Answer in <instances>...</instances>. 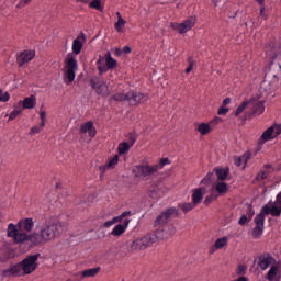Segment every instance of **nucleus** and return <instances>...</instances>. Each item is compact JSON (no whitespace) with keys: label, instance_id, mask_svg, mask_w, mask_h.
Listing matches in <instances>:
<instances>
[{"label":"nucleus","instance_id":"1","mask_svg":"<svg viewBox=\"0 0 281 281\" xmlns=\"http://www.w3.org/2000/svg\"><path fill=\"white\" fill-rule=\"evenodd\" d=\"M63 227L65 223L61 222H46L40 229V232H33L30 234L19 233L14 224H9L7 236L13 238L15 245H30L31 247H41L46 243L56 240L60 234H63Z\"/></svg>","mask_w":281,"mask_h":281},{"label":"nucleus","instance_id":"2","mask_svg":"<svg viewBox=\"0 0 281 281\" xmlns=\"http://www.w3.org/2000/svg\"><path fill=\"white\" fill-rule=\"evenodd\" d=\"M83 44L79 38L72 41V53H69L64 60V76L66 78V85H71L76 80V71H78V60L75 56H78L82 52Z\"/></svg>","mask_w":281,"mask_h":281},{"label":"nucleus","instance_id":"3","mask_svg":"<svg viewBox=\"0 0 281 281\" xmlns=\"http://www.w3.org/2000/svg\"><path fill=\"white\" fill-rule=\"evenodd\" d=\"M133 144H135V139H133L131 144L127 142L120 143L117 154L111 160H109V162L99 167L100 177H104L106 170H114L115 166L120 164V155H126V153L131 150V146H133Z\"/></svg>","mask_w":281,"mask_h":281},{"label":"nucleus","instance_id":"4","mask_svg":"<svg viewBox=\"0 0 281 281\" xmlns=\"http://www.w3.org/2000/svg\"><path fill=\"white\" fill-rule=\"evenodd\" d=\"M271 78L277 80V82H281V46L277 47L276 57L270 63L266 72L265 85H270Z\"/></svg>","mask_w":281,"mask_h":281},{"label":"nucleus","instance_id":"5","mask_svg":"<svg viewBox=\"0 0 281 281\" xmlns=\"http://www.w3.org/2000/svg\"><path fill=\"white\" fill-rule=\"evenodd\" d=\"M134 177L139 179H153V177H157L159 175V166L158 165H138L133 170Z\"/></svg>","mask_w":281,"mask_h":281},{"label":"nucleus","instance_id":"6","mask_svg":"<svg viewBox=\"0 0 281 281\" xmlns=\"http://www.w3.org/2000/svg\"><path fill=\"white\" fill-rule=\"evenodd\" d=\"M196 15H191L188 19H186L183 22H171L170 27L173 29L177 34H180V36H183L188 34L189 32H192L194 30V26L196 25Z\"/></svg>","mask_w":281,"mask_h":281},{"label":"nucleus","instance_id":"7","mask_svg":"<svg viewBox=\"0 0 281 281\" xmlns=\"http://www.w3.org/2000/svg\"><path fill=\"white\" fill-rule=\"evenodd\" d=\"M38 258H41V254L26 256L21 262L18 263L20 267V271H23L24 276H30V273H34L38 268Z\"/></svg>","mask_w":281,"mask_h":281},{"label":"nucleus","instance_id":"8","mask_svg":"<svg viewBox=\"0 0 281 281\" xmlns=\"http://www.w3.org/2000/svg\"><path fill=\"white\" fill-rule=\"evenodd\" d=\"M271 214L269 206H263L260 213L255 217L256 227L252 229V238H260L265 232V216Z\"/></svg>","mask_w":281,"mask_h":281},{"label":"nucleus","instance_id":"9","mask_svg":"<svg viewBox=\"0 0 281 281\" xmlns=\"http://www.w3.org/2000/svg\"><path fill=\"white\" fill-rule=\"evenodd\" d=\"M171 216H179V210L175 207L165 210L156 217L154 222V227H168V222L170 221Z\"/></svg>","mask_w":281,"mask_h":281},{"label":"nucleus","instance_id":"10","mask_svg":"<svg viewBox=\"0 0 281 281\" xmlns=\"http://www.w3.org/2000/svg\"><path fill=\"white\" fill-rule=\"evenodd\" d=\"M90 86L94 89L98 95L102 98H109L111 95V91L109 90V86L99 77H93L90 79Z\"/></svg>","mask_w":281,"mask_h":281},{"label":"nucleus","instance_id":"11","mask_svg":"<svg viewBox=\"0 0 281 281\" xmlns=\"http://www.w3.org/2000/svg\"><path fill=\"white\" fill-rule=\"evenodd\" d=\"M127 102L130 106H139L144 102H148V94L131 90L127 92Z\"/></svg>","mask_w":281,"mask_h":281},{"label":"nucleus","instance_id":"12","mask_svg":"<svg viewBox=\"0 0 281 281\" xmlns=\"http://www.w3.org/2000/svg\"><path fill=\"white\" fill-rule=\"evenodd\" d=\"M15 227L18 234H30L34 229V220L32 217L21 220Z\"/></svg>","mask_w":281,"mask_h":281},{"label":"nucleus","instance_id":"13","mask_svg":"<svg viewBox=\"0 0 281 281\" xmlns=\"http://www.w3.org/2000/svg\"><path fill=\"white\" fill-rule=\"evenodd\" d=\"M258 267L261 269V271H267L271 265L276 263V258L271 256V254L266 252L258 256Z\"/></svg>","mask_w":281,"mask_h":281},{"label":"nucleus","instance_id":"14","mask_svg":"<svg viewBox=\"0 0 281 281\" xmlns=\"http://www.w3.org/2000/svg\"><path fill=\"white\" fill-rule=\"evenodd\" d=\"M79 134L80 135H87L90 137V139H93L95 135H98V130H95V125H93L92 121L85 122L79 127Z\"/></svg>","mask_w":281,"mask_h":281},{"label":"nucleus","instance_id":"15","mask_svg":"<svg viewBox=\"0 0 281 281\" xmlns=\"http://www.w3.org/2000/svg\"><path fill=\"white\" fill-rule=\"evenodd\" d=\"M221 119L215 117L210 123H195V131L199 133L202 137H205V135H210L212 133V125L214 122H218Z\"/></svg>","mask_w":281,"mask_h":281},{"label":"nucleus","instance_id":"16","mask_svg":"<svg viewBox=\"0 0 281 281\" xmlns=\"http://www.w3.org/2000/svg\"><path fill=\"white\" fill-rule=\"evenodd\" d=\"M35 56H36V52H34V50H24V52L20 53V55L16 58L18 66L23 67V65H25V63H31V60H34Z\"/></svg>","mask_w":281,"mask_h":281},{"label":"nucleus","instance_id":"17","mask_svg":"<svg viewBox=\"0 0 281 281\" xmlns=\"http://www.w3.org/2000/svg\"><path fill=\"white\" fill-rule=\"evenodd\" d=\"M250 106H252L250 115H262L265 113V100L256 101V98H254Z\"/></svg>","mask_w":281,"mask_h":281},{"label":"nucleus","instance_id":"18","mask_svg":"<svg viewBox=\"0 0 281 281\" xmlns=\"http://www.w3.org/2000/svg\"><path fill=\"white\" fill-rule=\"evenodd\" d=\"M18 106H22V109H34L36 106V95L32 94L24 100L19 101Z\"/></svg>","mask_w":281,"mask_h":281},{"label":"nucleus","instance_id":"19","mask_svg":"<svg viewBox=\"0 0 281 281\" xmlns=\"http://www.w3.org/2000/svg\"><path fill=\"white\" fill-rule=\"evenodd\" d=\"M21 273V266L16 263L15 266H11L9 269L2 270L3 278H16Z\"/></svg>","mask_w":281,"mask_h":281},{"label":"nucleus","instance_id":"20","mask_svg":"<svg viewBox=\"0 0 281 281\" xmlns=\"http://www.w3.org/2000/svg\"><path fill=\"white\" fill-rule=\"evenodd\" d=\"M155 231H154V238L156 240H164V238H168V236H170V234H168V232H166V229H168V227H161V226H154Z\"/></svg>","mask_w":281,"mask_h":281},{"label":"nucleus","instance_id":"21","mask_svg":"<svg viewBox=\"0 0 281 281\" xmlns=\"http://www.w3.org/2000/svg\"><path fill=\"white\" fill-rule=\"evenodd\" d=\"M117 21L114 23V29L119 34H124V27L126 26V20L122 18V13L116 12Z\"/></svg>","mask_w":281,"mask_h":281},{"label":"nucleus","instance_id":"22","mask_svg":"<svg viewBox=\"0 0 281 281\" xmlns=\"http://www.w3.org/2000/svg\"><path fill=\"white\" fill-rule=\"evenodd\" d=\"M214 190L215 192H218L220 195H223V194H227V192L229 191V187L227 186V183L220 181L212 187L213 192Z\"/></svg>","mask_w":281,"mask_h":281},{"label":"nucleus","instance_id":"23","mask_svg":"<svg viewBox=\"0 0 281 281\" xmlns=\"http://www.w3.org/2000/svg\"><path fill=\"white\" fill-rule=\"evenodd\" d=\"M269 139H276V136L273 134V127L271 126L262 133L258 144L262 145L266 142H269Z\"/></svg>","mask_w":281,"mask_h":281},{"label":"nucleus","instance_id":"24","mask_svg":"<svg viewBox=\"0 0 281 281\" xmlns=\"http://www.w3.org/2000/svg\"><path fill=\"white\" fill-rule=\"evenodd\" d=\"M213 172H215L218 181L224 182L227 179V177H229V167H227V168H215L213 170Z\"/></svg>","mask_w":281,"mask_h":281},{"label":"nucleus","instance_id":"25","mask_svg":"<svg viewBox=\"0 0 281 281\" xmlns=\"http://www.w3.org/2000/svg\"><path fill=\"white\" fill-rule=\"evenodd\" d=\"M203 192H205V188L194 189L192 193L193 205H199L201 201H203Z\"/></svg>","mask_w":281,"mask_h":281},{"label":"nucleus","instance_id":"26","mask_svg":"<svg viewBox=\"0 0 281 281\" xmlns=\"http://www.w3.org/2000/svg\"><path fill=\"white\" fill-rule=\"evenodd\" d=\"M266 280L280 281V274L278 273V266H271L270 270L266 276Z\"/></svg>","mask_w":281,"mask_h":281},{"label":"nucleus","instance_id":"27","mask_svg":"<svg viewBox=\"0 0 281 281\" xmlns=\"http://www.w3.org/2000/svg\"><path fill=\"white\" fill-rule=\"evenodd\" d=\"M223 247H227V237L216 239L214 246L211 248V254H214L216 249H223Z\"/></svg>","mask_w":281,"mask_h":281},{"label":"nucleus","instance_id":"28","mask_svg":"<svg viewBox=\"0 0 281 281\" xmlns=\"http://www.w3.org/2000/svg\"><path fill=\"white\" fill-rule=\"evenodd\" d=\"M155 236L153 234H147L144 237L140 238V243L143 244V247L146 249L147 247H150L155 243Z\"/></svg>","mask_w":281,"mask_h":281},{"label":"nucleus","instance_id":"29","mask_svg":"<svg viewBox=\"0 0 281 281\" xmlns=\"http://www.w3.org/2000/svg\"><path fill=\"white\" fill-rule=\"evenodd\" d=\"M100 273V267L86 269L81 272L82 278H95Z\"/></svg>","mask_w":281,"mask_h":281},{"label":"nucleus","instance_id":"30","mask_svg":"<svg viewBox=\"0 0 281 281\" xmlns=\"http://www.w3.org/2000/svg\"><path fill=\"white\" fill-rule=\"evenodd\" d=\"M250 104H254V98H251L248 101H244L240 105H238V108L235 111V117H238V115H240V113H243V111H245L247 106H250Z\"/></svg>","mask_w":281,"mask_h":281},{"label":"nucleus","instance_id":"31","mask_svg":"<svg viewBox=\"0 0 281 281\" xmlns=\"http://www.w3.org/2000/svg\"><path fill=\"white\" fill-rule=\"evenodd\" d=\"M131 251H142L144 248V244H142V239H134L130 245Z\"/></svg>","mask_w":281,"mask_h":281},{"label":"nucleus","instance_id":"32","mask_svg":"<svg viewBox=\"0 0 281 281\" xmlns=\"http://www.w3.org/2000/svg\"><path fill=\"white\" fill-rule=\"evenodd\" d=\"M148 196L151 199H157L159 196V186L151 184L147 191Z\"/></svg>","mask_w":281,"mask_h":281},{"label":"nucleus","instance_id":"33","mask_svg":"<svg viewBox=\"0 0 281 281\" xmlns=\"http://www.w3.org/2000/svg\"><path fill=\"white\" fill-rule=\"evenodd\" d=\"M126 232V227L122 224L116 225L113 231L111 232L112 236H122Z\"/></svg>","mask_w":281,"mask_h":281},{"label":"nucleus","instance_id":"34","mask_svg":"<svg viewBox=\"0 0 281 281\" xmlns=\"http://www.w3.org/2000/svg\"><path fill=\"white\" fill-rule=\"evenodd\" d=\"M113 100H115L116 102H128V92L127 93H115L112 97Z\"/></svg>","mask_w":281,"mask_h":281},{"label":"nucleus","instance_id":"35","mask_svg":"<svg viewBox=\"0 0 281 281\" xmlns=\"http://www.w3.org/2000/svg\"><path fill=\"white\" fill-rule=\"evenodd\" d=\"M269 175H271V170H268V171H260L255 180H254V183H256V181H265V179H267L269 177Z\"/></svg>","mask_w":281,"mask_h":281},{"label":"nucleus","instance_id":"36","mask_svg":"<svg viewBox=\"0 0 281 281\" xmlns=\"http://www.w3.org/2000/svg\"><path fill=\"white\" fill-rule=\"evenodd\" d=\"M89 8H93L94 10H99V12H102L104 10L102 8V1L101 0H93L89 3Z\"/></svg>","mask_w":281,"mask_h":281},{"label":"nucleus","instance_id":"37","mask_svg":"<svg viewBox=\"0 0 281 281\" xmlns=\"http://www.w3.org/2000/svg\"><path fill=\"white\" fill-rule=\"evenodd\" d=\"M179 207L182 210V212H190L191 210H194L196 207V204L192 203H183L180 204Z\"/></svg>","mask_w":281,"mask_h":281},{"label":"nucleus","instance_id":"38","mask_svg":"<svg viewBox=\"0 0 281 281\" xmlns=\"http://www.w3.org/2000/svg\"><path fill=\"white\" fill-rule=\"evenodd\" d=\"M105 67H108L109 69H115V67H117V60L109 57L108 59H105Z\"/></svg>","mask_w":281,"mask_h":281},{"label":"nucleus","instance_id":"39","mask_svg":"<svg viewBox=\"0 0 281 281\" xmlns=\"http://www.w3.org/2000/svg\"><path fill=\"white\" fill-rule=\"evenodd\" d=\"M270 127L272 128V133L274 135V138L281 135V124L274 123Z\"/></svg>","mask_w":281,"mask_h":281},{"label":"nucleus","instance_id":"40","mask_svg":"<svg viewBox=\"0 0 281 281\" xmlns=\"http://www.w3.org/2000/svg\"><path fill=\"white\" fill-rule=\"evenodd\" d=\"M10 101V92H4L0 89V102H9Z\"/></svg>","mask_w":281,"mask_h":281},{"label":"nucleus","instance_id":"41","mask_svg":"<svg viewBox=\"0 0 281 281\" xmlns=\"http://www.w3.org/2000/svg\"><path fill=\"white\" fill-rule=\"evenodd\" d=\"M40 117H41V128L45 127V122H47V113L45 110L40 111Z\"/></svg>","mask_w":281,"mask_h":281},{"label":"nucleus","instance_id":"42","mask_svg":"<svg viewBox=\"0 0 281 281\" xmlns=\"http://www.w3.org/2000/svg\"><path fill=\"white\" fill-rule=\"evenodd\" d=\"M21 113H22V110H13L9 114V121L16 120V117H19V115H21Z\"/></svg>","mask_w":281,"mask_h":281},{"label":"nucleus","instance_id":"43","mask_svg":"<svg viewBox=\"0 0 281 281\" xmlns=\"http://www.w3.org/2000/svg\"><path fill=\"white\" fill-rule=\"evenodd\" d=\"M212 177H214V171L209 172L202 180V183H204V186H209V183L212 181Z\"/></svg>","mask_w":281,"mask_h":281},{"label":"nucleus","instance_id":"44","mask_svg":"<svg viewBox=\"0 0 281 281\" xmlns=\"http://www.w3.org/2000/svg\"><path fill=\"white\" fill-rule=\"evenodd\" d=\"M42 131H43V127H41V124H40V126H33L30 130V135H36V134L41 133Z\"/></svg>","mask_w":281,"mask_h":281},{"label":"nucleus","instance_id":"45","mask_svg":"<svg viewBox=\"0 0 281 281\" xmlns=\"http://www.w3.org/2000/svg\"><path fill=\"white\" fill-rule=\"evenodd\" d=\"M168 165H170V159H168V158H161L160 160H159V170H161V168H164V166H168Z\"/></svg>","mask_w":281,"mask_h":281},{"label":"nucleus","instance_id":"46","mask_svg":"<svg viewBox=\"0 0 281 281\" xmlns=\"http://www.w3.org/2000/svg\"><path fill=\"white\" fill-rule=\"evenodd\" d=\"M246 270H247V267H245L244 265H239L237 267L236 273H237V276H243V274H245Z\"/></svg>","mask_w":281,"mask_h":281},{"label":"nucleus","instance_id":"47","mask_svg":"<svg viewBox=\"0 0 281 281\" xmlns=\"http://www.w3.org/2000/svg\"><path fill=\"white\" fill-rule=\"evenodd\" d=\"M241 159H244V164L245 166H247V161H249V159H251V151H246L243 156Z\"/></svg>","mask_w":281,"mask_h":281},{"label":"nucleus","instance_id":"48","mask_svg":"<svg viewBox=\"0 0 281 281\" xmlns=\"http://www.w3.org/2000/svg\"><path fill=\"white\" fill-rule=\"evenodd\" d=\"M228 112H229L228 108L220 106L218 111H217V114H220V115H227Z\"/></svg>","mask_w":281,"mask_h":281},{"label":"nucleus","instance_id":"49","mask_svg":"<svg viewBox=\"0 0 281 281\" xmlns=\"http://www.w3.org/2000/svg\"><path fill=\"white\" fill-rule=\"evenodd\" d=\"M99 75L102 76V74H106L109 71V68L106 66H98Z\"/></svg>","mask_w":281,"mask_h":281},{"label":"nucleus","instance_id":"50","mask_svg":"<svg viewBox=\"0 0 281 281\" xmlns=\"http://www.w3.org/2000/svg\"><path fill=\"white\" fill-rule=\"evenodd\" d=\"M192 69H194V61H190L189 66L186 68V74H191Z\"/></svg>","mask_w":281,"mask_h":281},{"label":"nucleus","instance_id":"51","mask_svg":"<svg viewBox=\"0 0 281 281\" xmlns=\"http://www.w3.org/2000/svg\"><path fill=\"white\" fill-rule=\"evenodd\" d=\"M212 201H214L213 195L206 196L205 200H204V205H210V203H212Z\"/></svg>","mask_w":281,"mask_h":281},{"label":"nucleus","instance_id":"52","mask_svg":"<svg viewBox=\"0 0 281 281\" xmlns=\"http://www.w3.org/2000/svg\"><path fill=\"white\" fill-rule=\"evenodd\" d=\"M104 60H106L104 57L100 56L99 59L97 60L98 67L104 66Z\"/></svg>","mask_w":281,"mask_h":281},{"label":"nucleus","instance_id":"53","mask_svg":"<svg viewBox=\"0 0 281 281\" xmlns=\"http://www.w3.org/2000/svg\"><path fill=\"white\" fill-rule=\"evenodd\" d=\"M9 259H10V256H8V254L0 256V262H8Z\"/></svg>","mask_w":281,"mask_h":281},{"label":"nucleus","instance_id":"54","mask_svg":"<svg viewBox=\"0 0 281 281\" xmlns=\"http://www.w3.org/2000/svg\"><path fill=\"white\" fill-rule=\"evenodd\" d=\"M243 164V157H235V166L240 167Z\"/></svg>","mask_w":281,"mask_h":281},{"label":"nucleus","instance_id":"55","mask_svg":"<svg viewBox=\"0 0 281 281\" xmlns=\"http://www.w3.org/2000/svg\"><path fill=\"white\" fill-rule=\"evenodd\" d=\"M69 47H71V43L69 41H66L64 44L65 52H69Z\"/></svg>","mask_w":281,"mask_h":281},{"label":"nucleus","instance_id":"56","mask_svg":"<svg viewBox=\"0 0 281 281\" xmlns=\"http://www.w3.org/2000/svg\"><path fill=\"white\" fill-rule=\"evenodd\" d=\"M245 223H247V216L243 215V216L239 218V225H245Z\"/></svg>","mask_w":281,"mask_h":281},{"label":"nucleus","instance_id":"57","mask_svg":"<svg viewBox=\"0 0 281 281\" xmlns=\"http://www.w3.org/2000/svg\"><path fill=\"white\" fill-rule=\"evenodd\" d=\"M122 220H123V217H122V215H120V216L114 217L112 221L115 224V223H122Z\"/></svg>","mask_w":281,"mask_h":281},{"label":"nucleus","instance_id":"58","mask_svg":"<svg viewBox=\"0 0 281 281\" xmlns=\"http://www.w3.org/2000/svg\"><path fill=\"white\" fill-rule=\"evenodd\" d=\"M132 49L131 46L123 47V54H131Z\"/></svg>","mask_w":281,"mask_h":281},{"label":"nucleus","instance_id":"59","mask_svg":"<svg viewBox=\"0 0 281 281\" xmlns=\"http://www.w3.org/2000/svg\"><path fill=\"white\" fill-rule=\"evenodd\" d=\"M111 225H115L114 222H113V220L106 221V222L103 224L104 227H111Z\"/></svg>","mask_w":281,"mask_h":281},{"label":"nucleus","instance_id":"60","mask_svg":"<svg viewBox=\"0 0 281 281\" xmlns=\"http://www.w3.org/2000/svg\"><path fill=\"white\" fill-rule=\"evenodd\" d=\"M232 102L231 98H226L223 100V106H227V104H229Z\"/></svg>","mask_w":281,"mask_h":281},{"label":"nucleus","instance_id":"61","mask_svg":"<svg viewBox=\"0 0 281 281\" xmlns=\"http://www.w3.org/2000/svg\"><path fill=\"white\" fill-rule=\"evenodd\" d=\"M122 218H126V216H131V211H125L121 214Z\"/></svg>","mask_w":281,"mask_h":281},{"label":"nucleus","instance_id":"62","mask_svg":"<svg viewBox=\"0 0 281 281\" xmlns=\"http://www.w3.org/2000/svg\"><path fill=\"white\" fill-rule=\"evenodd\" d=\"M248 216L251 218L254 216V209H251V205H249Z\"/></svg>","mask_w":281,"mask_h":281},{"label":"nucleus","instance_id":"63","mask_svg":"<svg viewBox=\"0 0 281 281\" xmlns=\"http://www.w3.org/2000/svg\"><path fill=\"white\" fill-rule=\"evenodd\" d=\"M260 16H263V19H267V15H265V7H261L260 9Z\"/></svg>","mask_w":281,"mask_h":281},{"label":"nucleus","instance_id":"64","mask_svg":"<svg viewBox=\"0 0 281 281\" xmlns=\"http://www.w3.org/2000/svg\"><path fill=\"white\" fill-rule=\"evenodd\" d=\"M236 281H247L246 277H239Z\"/></svg>","mask_w":281,"mask_h":281}]
</instances>
